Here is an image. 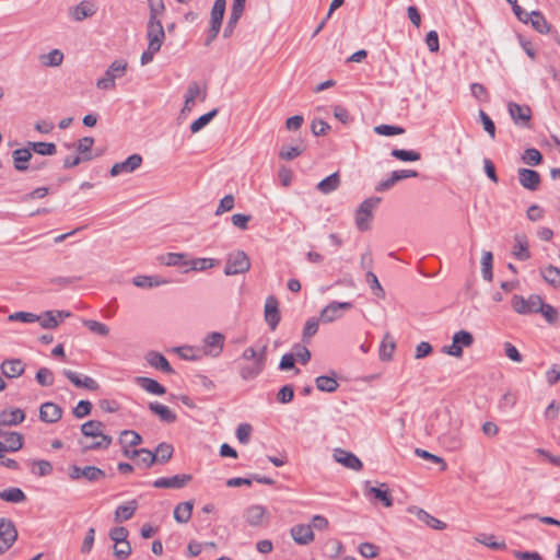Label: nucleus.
Returning <instances> with one entry per match:
<instances>
[{"mask_svg": "<svg viewBox=\"0 0 560 560\" xmlns=\"http://www.w3.org/2000/svg\"><path fill=\"white\" fill-rule=\"evenodd\" d=\"M249 268L248 256L243 250H235L228 255L224 273L226 276L240 275L248 271Z\"/></svg>", "mask_w": 560, "mask_h": 560, "instance_id": "5", "label": "nucleus"}, {"mask_svg": "<svg viewBox=\"0 0 560 560\" xmlns=\"http://www.w3.org/2000/svg\"><path fill=\"white\" fill-rule=\"evenodd\" d=\"M138 384L144 390L154 395H163L166 392L164 386H162L159 382L150 377H139Z\"/></svg>", "mask_w": 560, "mask_h": 560, "instance_id": "40", "label": "nucleus"}, {"mask_svg": "<svg viewBox=\"0 0 560 560\" xmlns=\"http://www.w3.org/2000/svg\"><path fill=\"white\" fill-rule=\"evenodd\" d=\"M194 503L186 501L177 504L174 509V518L178 523H188L191 518Z\"/></svg>", "mask_w": 560, "mask_h": 560, "instance_id": "34", "label": "nucleus"}, {"mask_svg": "<svg viewBox=\"0 0 560 560\" xmlns=\"http://www.w3.org/2000/svg\"><path fill=\"white\" fill-rule=\"evenodd\" d=\"M31 148H22V149H16L13 151L12 153V156H13V162H14V167L18 170V171H26L27 170V162L32 159V152H31Z\"/></svg>", "mask_w": 560, "mask_h": 560, "instance_id": "32", "label": "nucleus"}, {"mask_svg": "<svg viewBox=\"0 0 560 560\" xmlns=\"http://www.w3.org/2000/svg\"><path fill=\"white\" fill-rule=\"evenodd\" d=\"M94 144L92 137H84L80 139L75 145L79 155H91V149Z\"/></svg>", "mask_w": 560, "mask_h": 560, "instance_id": "61", "label": "nucleus"}, {"mask_svg": "<svg viewBox=\"0 0 560 560\" xmlns=\"http://www.w3.org/2000/svg\"><path fill=\"white\" fill-rule=\"evenodd\" d=\"M217 114L218 109H212L211 112L201 115L198 119L191 122L190 131L192 133L199 132L217 116Z\"/></svg>", "mask_w": 560, "mask_h": 560, "instance_id": "48", "label": "nucleus"}, {"mask_svg": "<svg viewBox=\"0 0 560 560\" xmlns=\"http://www.w3.org/2000/svg\"><path fill=\"white\" fill-rule=\"evenodd\" d=\"M119 441L125 446H137L142 442V439L136 431L125 430L120 433Z\"/></svg>", "mask_w": 560, "mask_h": 560, "instance_id": "50", "label": "nucleus"}, {"mask_svg": "<svg viewBox=\"0 0 560 560\" xmlns=\"http://www.w3.org/2000/svg\"><path fill=\"white\" fill-rule=\"evenodd\" d=\"M25 420V413L21 408L4 409L0 412V427H14Z\"/></svg>", "mask_w": 560, "mask_h": 560, "instance_id": "18", "label": "nucleus"}, {"mask_svg": "<svg viewBox=\"0 0 560 560\" xmlns=\"http://www.w3.org/2000/svg\"><path fill=\"white\" fill-rule=\"evenodd\" d=\"M36 381L42 386H51L54 384V374L47 368H40L36 373Z\"/></svg>", "mask_w": 560, "mask_h": 560, "instance_id": "58", "label": "nucleus"}, {"mask_svg": "<svg viewBox=\"0 0 560 560\" xmlns=\"http://www.w3.org/2000/svg\"><path fill=\"white\" fill-rule=\"evenodd\" d=\"M374 131L377 135L386 136V137L401 135V133L405 132V130L402 128L397 127V126H390V125H380V126H376L374 128Z\"/></svg>", "mask_w": 560, "mask_h": 560, "instance_id": "60", "label": "nucleus"}, {"mask_svg": "<svg viewBox=\"0 0 560 560\" xmlns=\"http://www.w3.org/2000/svg\"><path fill=\"white\" fill-rule=\"evenodd\" d=\"M105 424L101 421L90 420L81 425V432L86 438H98L104 434Z\"/></svg>", "mask_w": 560, "mask_h": 560, "instance_id": "35", "label": "nucleus"}, {"mask_svg": "<svg viewBox=\"0 0 560 560\" xmlns=\"http://www.w3.org/2000/svg\"><path fill=\"white\" fill-rule=\"evenodd\" d=\"M225 0H215L211 10L210 18V36L207 40V44L212 42L219 34L222 25V20L225 12Z\"/></svg>", "mask_w": 560, "mask_h": 560, "instance_id": "9", "label": "nucleus"}, {"mask_svg": "<svg viewBox=\"0 0 560 560\" xmlns=\"http://www.w3.org/2000/svg\"><path fill=\"white\" fill-rule=\"evenodd\" d=\"M245 3L233 1L232 10L229 16V21L223 32V36L226 38L233 33L238 20L241 19Z\"/></svg>", "mask_w": 560, "mask_h": 560, "instance_id": "26", "label": "nucleus"}, {"mask_svg": "<svg viewBox=\"0 0 560 560\" xmlns=\"http://www.w3.org/2000/svg\"><path fill=\"white\" fill-rule=\"evenodd\" d=\"M173 446L167 443H161L156 446L153 454L155 455L158 464H164L172 458L173 455Z\"/></svg>", "mask_w": 560, "mask_h": 560, "instance_id": "47", "label": "nucleus"}, {"mask_svg": "<svg viewBox=\"0 0 560 560\" xmlns=\"http://www.w3.org/2000/svg\"><path fill=\"white\" fill-rule=\"evenodd\" d=\"M69 477L72 480H77L79 478H85L91 482L98 481L105 477L104 470L97 468L95 466H85L83 468L73 465L69 468Z\"/></svg>", "mask_w": 560, "mask_h": 560, "instance_id": "10", "label": "nucleus"}, {"mask_svg": "<svg viewBox=\"0 0 560 560\" xmlns=\"http://www.w3.org/2000/svg\"><path fill=\"white\" fill-rule=\"evenodd\" d=\"M292 538L301 545L308 544L313 540L314 534L311 526L296 525L291 529Z\"/></svg>", "mask_w": 560, "mask_h": 560, "instance_id": "30", "label": "nucleus"}, {"mask_svg": "<svg viewBox=\"0 0 560 560\" xmlns=\"http://www.w3.org/2000/svg\"><path fill=\"white\" fill-rule=\"evenodd\" d=\"M0 499L7 502L20 503L25 501L26 497L20 488H10L0 491Z\"/></svg>", "mask_w": 560, "mask_h": 560, "instance_id": "45", "label": "nucleus"}, {"mask_svg": "<svg viewBox=\"0 0 560 560\" xmlns=\"http://www.w3.org/2000/svg\"><path fill=\"white\" fill-rule=\"evenodd\" d=\"M368 492L373 494L375 499L380 500L384 506L390 508L393 505V498L386 483H382L381 487H370Z\"/></svg>", "mask_w": 560, "mask_h": 560, "instance_id": "36", "label": "nucleus"}, {"mask_svg": "<svg viewBox=\"0 0 560 560\" xmlns=\"http://www.w3.org/2000/svg\"><path fill=\"white\" fill-rule=\"evenodd\" d=\"M518 179L521 185L529 190H536L540 184L538 172L528 168L518 170Z\"/></svg>", "mask_w": 560, "mask_h": 560, "instance_id": "22", "label": "nucleus"}, {"mask_svg": "<svg viewBox=\"0 0 560 560\" xmlns=\"http://www.w3.org/2000/svg\"><path fill=\"white\" fill-rule=\"evenodd\" d=\"M62 409L54 402H44L39 408V419L46 423H55L60 420Z\"/></svg>", "mask_w": 560, "mask_h": 560, "instance_id": "19", "label": "nucleus"}, {"mask_svg": "<svg viewBox=\"0 0 560 560\" xmlns=\"http://www.w3.org/2000/svg\"><path fill=\"white\" fill-rule=\"evenodd\" d=\"M353 307L350 302H331L322 312L319 319L323 323H331L338 318H341L347 312Z\"/></svg>", "mask_w": 560, "mask_h": 560, "instance_id": "8", "label": "nucleus"}, {"mask_svg": "<svg viewBox=\"0 0 560 560\" xmlns=\"http://www.w3.org/2000/svg\"><path fill=\"white\" fill-rule=\"evenodd\" d=\"M523 162L529 165H537L541 162V153L536 149H527L523 154Z\"/></svg>", "mask_w": 560, "mask_h": 560, "instance_id": "63", "label": "nucleus"}, {"mask_svg": "<svg viewBox=\"0 0 560 560\" xmlns=\"http://www.w3.org/2000/svg\"><path fill=\"white\" fill-rule=\"evenodd\" d=\"M476 540L491 549H494V550L505 549V547H506L504 541H501V542L495 541L493 535L482 534V535H479L478 537H476Z\"/></svg>", "mask_w": 560, "mask_h": 560, "instance_id": "54", "label": "nucleus"}, {"mask_svg": "<svg viewBox=\"0 0 560 560\" xmlns=\"http://www.w3.org/2000/svg\"><path fill=\"white\" fill-rule=\"evenodd\" d=\"M334 458L337 463L341 464L346 468L352 469V470H361L362 469V462L358 456H355L353 453H350L348 451H345L342 448H336L334 452Z\"/></svg>", "mask_w": 560, "mask_h": 560, "instance_id": "17", "label": "nucleus"}, {"mask_svg": "<svg viewBox=\"0 0 560 560\" xmlns=\"http://www.w3.org/2000/svg\"><path fill=\"white\" fill-rule=\"evenodd\" d=\"M267 516V510L259 504L250 505L245 512L246 521L252 526L262 525Z\"/></svg>", "mask_w": 560, "mask_h": 560, "instance_id": "23", "label": "nucleus"}, {"mask_svg": "<svg viewBox=\"0 0 560 560\" xmlns=\"http://www.w3.org/2000/svg\"><path fill=\"white\" fill-rule=\"evenodd\" d=\"M492 261L493 256L491 252H483L481 257V273L485 280H492Z\"/></svg>", "mask_w": 560, "mask_h": 560, "instance_id": "49", "label": "nucleus"}, {"mask_svg": "<svg viewBox=\"0 0 560 560\" xmlns=\"http://www.w3.org/2000/svg\"><path fill=\"white\" fill-rule=\"evenodd\" d=\"M513 255L518 260H527L530 257L527 237L517 234L514 237Z\"/></svg>", "mask_w": 560, "mask_h": 560, "instance_id": "27", "label": "nucleus"}, {"mask_svg": "<svg viewBox=\"0 0 560 560\" xmlns=\"http://www.w3.org/2000/svg\"><path fill=\"white\" fill-rule=\"evenodd\" d=\"M18 539V530L12 521L0 518V555L9 550Z\"/></svg>", "mask_w": 560, "mask_h": 560, "instance_id": "7", "label": "nucleus"}, {"mask_svg": "<svg viewBox=\"0 0 560 560\" xmlns=\"http://www.w3.org/2000/svg\"><path fill=\"white\" fill-rule=\"evenodd\" d=\"M142 164V156L140 154H131L125 161L115 163L110 168V175L113 177L129 174L139 168Z\"/></svg>", "mask_w": 560, "mask_h": 560, "instance_id": "12", "label": "nucleus"}, {"mask_svg": "<svg viewBox=\"0 0 560 560\" xmlns=\"http://www.w3.org/2000/svg\"><path fill=\"white\" fill-rule=\"evenodd\" d=\"M95 539V529L93 527L89 528L85 537L83 539V542L81 545L80 551L83 555H88L91 552Z\"/></svg>", "mask_w": 560, "mask_h": 560, "instance_id": "62", "label": "nucleus"}, {"mask_svg": "<svg viewBox=\"0 0 560 560\" xmlns=\"http://www.w3.org/2000/svg\"><path fill=\"white\" fill-rule=\"evenodd\" d=\"M186 256L179 253H168L162 258V262L166 266H188Z\"/></svg>", "mask_w": 560, "mask_h": 560, "instance_id": "52", "label": "nucleus"}, {"mask_svg": "<svg viewBox=\"0 0 560 560\" xmlns=\"http://www.w3.org/2000/svg\"><path fill=\"white\" fill-rule=\"evenodd\" d=\"M148 48L141 55L140 62L142 66L150 63L155 54L160 51L164 39L165 31L161 20H149L147 24Z\"/></svg>", "mask_w": 560, "mask_h": 560, "instance_id": "1", "label": "nucleus"}, {"mask_svg": "<svg viewBox=\"0 0 560 560\" xmlns=\"http://www.w3.org/2000/svg\"><path fill=\"white\" fill-rule=\"evenodd\" d=\"M207 92L205 88H201L199 83L191 82L186 91L185 97L188 98V102H195L197 100L203 102L206 100Z\"/></svg>", "mask_w": 560, "mask_h": 560, "instance_id": "44", "label": "nucleus"}, {"mask_svg": "<svg viewBox=\"0 0 560 560\" xmlns=\"http://www.w3.org/2000/svg\"><path fill=\"white\" fill-rule=\"evenodd\" d=\"M149 409L160 417L162 421H165L167 423H172L176 421V415L166 406L158 404V402H150Z\"/></svg>", "mask_w": 560, "mask_h": 560, "instance_id": "37", "label": "nucleus"}, {"mask_svg": "<svg viewBox=\"0 0 560 560\" xmlns=\"http://www.w3.org/2000/svg\"><path fill=\"white\" fill-rule=\"evenodd\" d=\"M63 373H65L66 377L74 386H77L79 388H86L89 390L98 389V384L92 377L85 376L84 378H82L79 374H77L75 372H72L71 370H66Z\"/></svg>", "mask_w": 560, "mask_h": 560, "instance_id": "25", "label": "nucleus"}, {"mask_svg": "<svg viewBox=\"0 0 560 560\" xmlns=\"http://www.w3.org/2000/svg\"><path fill=\"white\" fill-rule=\"evenodd\" d=\"M224 335L221 332H210L203 338V346L207 348H219L222 349L224 346Z\"/></svg>", "mask_w": 560, "mask_h": 560, "instance_id": "51", "label": "nucleus"}, {"mask_svg": "<svg viewBox=\"0 0 560 560\" xmlns=\"http://www.w3.org/2000/svg\"><path fill=\"white\" fill-rule=\"evenodd\" d=\"M127 67L126 60H114L106 69L104 75L96 80V88L103 91L114 90L116 88V80L126 74Z\"/></svg>", "mask_w": 560, "mask_h": 560, "instance_id": "3", "label": "nucleus"}, {"mask_svg": "<svg viewBox=\"0 0 560 560\" xmlns=\"http://www.w3.org/2000/svg\"><path fill=\"white\" fill-rule=\"evenodd\" d=\"M340 185V177L338 173H334L317 184V189L323 194H329L336 190Z\"/></svg>", "mask_w": 560, "mask_h": 560, "instance_id": "39", "label": "nucleus"}, {"mask_svg": "<svg viewBox=\"0 0 560 560\" xmlns=\"http://www.w3.org/2000/svg\"><path fill=\"white\" fill-rule=\"evenodd\" d=\"M40 61L45 67H58L63 61V54L59 49H52L48 54L42 55Z\"/></svg>", "mask_w": 560, "mask_h": 560, "instance_id": "43", "label": "nucleus"}, {"mask_svg": "<svg viewBox=\"0 0 560 560\" xmlns=\"http://www.w3.org/2000/svg\"><path fill=\"white\" fill-rule=\"evenodd\" d=\"M138 503L136 500H131L124 505H119L115 511L114 520L116 523L130 520L137 511Z\"/></svg>", "mask_w": 560, "mask_h": 560, "instance_id": "29", "label": "nucleus"}, {"mask_svg": "<svg viewBox=\"0 0 560 560\" xmlns=\"http://www.w3.org/2000/svg\"><path fill=\"white\" fill-rule=\"evenodd\" d=\"M172 281L161 276H136L132 279V283L142 289H151L170 284Z\"/></svg>", "mask_w": 560, "mask_h": 560, "instance_id": "20", "label": "nucleus"}, {"mask_svg": "<svg viewBox=\"0 0 560 560\" xmlns=\"http://www.w3.org/2000/svg\"><path fill=\"white\" fill-rule=\"evenodd\" d=\"M264 315L267 325L272 330L276 329L281 319V316L279 311V302L273 295H270L266 299Z\"/></svg>", "mask_w": 560, "mask_h": 560, "instance_id": "14", "label": "nucleus"}, {"mask_svg": "<svg viewBox=\"0 0 560 560\" xmlns=\"http://www.w3.org/2000/svg\"><path fill=\"white\" fill-rule=\"evenodd\" d=\"M84 326L93 334H96L100 336H106L109 331L108 327L105 324L100 323L97 320H92V319L84 320Z\"/></svg>", "mask_w": 560, "mask_h": 560, "instance_id": "59", "label": "nucleus"}, {"mask_svg": "<svg viewBox=\"0 0 560 560\" xmlns=\"http://www.w3.org/2000/svg\"><path fill=\"white\" fill-rule=\"evenodd\" d=\"M191 478V475H176L170 478H159L153 482V486L155 488L180 489L185 487Z\"/></svg>", "mask_w": 560, "mask_h": 560, "instance_id": "21", "label": "nucleus"}, {"mask_svg": "<svg viewBox=\"0 0 560 560\" xmlns=\"http://www.w3.org/2000/svg\"><path fill=\"white\" fill-rule=\"evenodd\" d=\"M28 147L39 155H54L57 153V147L51 142H28Z\"/></svg>", "mask_w": 560, "mask_h": 560, "instance_id": "46", "label": "nucleus"}, {"mask_svg": "<svg viewBox=\"0 0 560 560\" xmlns=\"http://www.w3.org/2000/svg\"><path fill=\"white\" fill-rule=\"evenodd\" d=\"M265 353L266 352H243L234 360L244 380L254 378L261 372L266 360Z\"/></svg>", "mask_w": 560, "mask_h": 560, "instance_id": "2", "label": "nucleus"}, {"mask_svg": "<svg viewBox=\"0 0 560 560\" xmlns=\"http://www.w3.org/2000/svg\"><path fill=\"white\" fill-rule=\"evenodd\" d=\"M1 371L7 377H18L24 371V363L20 359L5 360L1 364Z\"/></svg>", "mask_w": 560, "mask_h": 560, "instance_id": "28", "label": "nucleus"}, {"mask_svg": "<svg viewBox=\"0 0 560 560\" xmlns=\"http://www.w3.org/2000/svg\"><path fill=\"white\" fill-rule=\"evenodd\" d=\"M512 307L518 314L538 313V310L541 308V298L536 294L529 295L527 299L514 295Z\"/></svg>", "mask_w": 560, "mask_h": 560, "instance_id": "6", "label": "nucleus"}, {"mask_svg": "<svg viewBox=\"0 0 560 560\" xmlns=\"http://www.w3.org/2000/svg\"><path fill=\"white\" fill-rule=\"evenodd\" d=\"M97 11V7L93 1L84 0L69 9V18L74 22H81L93 16Z\"/></svg>", "mask_w": 560, "mask_h": 560, "instance_id": "13", "label": "nucleus"}, {"mask_svg": "<svg viewBox=\"0 0 560 560\" xmlns=\"http://www.w3.org/2000/svg\"><path fill=\"white\" fill-rule=\"evenodd\" d=\"M392 155L404 162H416L419 161L421 155L415 151H407L402 149H394Z\"/></svg>", "mask_w": 560, "mask_h": 560, "instance_id": "53", "label": "nucleus"}, {"mask_svg": "<svg viewBox=\"0 0 560 560\" xmlns=\"http://www.w3.org/2000/svg\"><path fill=\"white\" fill-rule=\"evenodd\" d=\"M69 316H71V313L66 311H46L37 315L36 322L45 329H52Z\"/></svg>", "mask_w": 560, "mask_h": 560, "instance_id": "11", "label": "nucleus"}, {"mask_svg": "<svg viewBox=\"0 0 560 560\" xmlns=\"http://www.w3.org/2000/svg\"><path fill=\"white\" fill-rule=\"evenodd\" d=\"M472 341L474 337L470 332L460 330L453 336L452 346H450L446 350H463V348L470 347Z\"/></svg>", "mask_w": 560, "mask_h": 560, "instance_id": "33", "label": "nucleus"}, {"mask_svg": "<svg viewBox=\"0 0 560 560\" xmlns=\"http://www.w3.org/2000/svg\"><path fill=\"white\" fill-rule=\"evenodd\" d=\"M145 361L153 368L159 369L165 373H173V369L168 361L160 352H148Z\"/></svg>", "mask_w": 560, "mask_h": 560, "instance_id": "31", "label": "nucleus"}, {"mask_svg": "<svg viewBox=\"0 0 560 560\" xmlns=\"http://www.w3.org/2000/svg\"><path fill=\"white\" fill-rule=\"evenodd\" d=\"M215 264V260L212 258H195L188 261V266L192 270L201 271L208 268H212Z\"/></svg>", "mask_w": 560, "mask_h": 560, "instance_id": "55", "label": "nucleus"}, {"mask_svg": "<svg viewBox=\"0 0 560 560\" xmlns=\"http://www.w3.org/2000/svg\"><path fill=\"white\" fill-rule=\"evenodd\" d=\"M131 553V546L128 540L120 541L119 544H115L114 546V556L119 559L124 560L127 559Z\"/></svg>", "mask_w": 560, "mask_h": 560, "instance_id": "56", "label": "nucleus"}, {"mask_svg": "<svg viewBox=\"0 0 560 560\" xmlns=\"http://www.w3.org/2000/svg\"><path fill=\"white\" fill-rule=\"evenodd\" d=\"M381 202V198L365 199L355 211V226L360 231H368L371 228L373 212Z\"/></svg>", "mask_w": 560, "mask_h": 560, "instance_id": "4", "label": "nucleus"}, {"mask_svg": "<svg viewBox=\"0 0 560 560\" xmlns=\"http://www.w3.org/2000/svg\"><path fill=\"white\" fill-rule=\"evenodd\" d=\"M359 552L364 558L373 559L378 556L380 548L371 542H362L359 546Z\"/></svg>", "mask_w": 560, "mask_h": 560, "instance_id": "57", "label": "nucleus"}, {"mask_svg": "<svg viewBox=\"0 0 560 560\" xmlns=\"http://www.w3.org/2000/svg\"><path fill=\"white\" fill-rule=\"evenodd\" d=\"M529 21L532 26L541 34H547L550 31L549 23L547 22L545 16L538 11H533L529 14Z\"/></svg>", "mask_w": 560, "mask_h": 560, "instance_id": "41", "label": "nucleus"}, {"mask_svg": "<svg viewBox=\"0 0 560 560\" xmlns=\"http://www.w3.org/2000/svg\"><path fill=\"white\" fill-rule=\"evenodd\" d=\"M0 438L4 440V452H18L23 447L24 438L19 432H9L5 427H0Z\"/></svg>", "mask_w": 560, "mask_h": 560, "instance_id": "16", "label": "nucleus"}, {"mask_svg": "<svg viewBox=\"0 0 560 560\" xmlns=\"http://www.w3.org/2000/svg\"><path fill=\"white\" fill-rule=\"evenodd\" d=\"M408 512L415 514L419 521L434 529H444L446 527V524L444 522L433 517L422 509L411 506L408 509Z\"/></svg>", "mask_w": 560, "mask_h": 560, "instance_id": "24", "label": "nucleus"}, {"mask_svg": "<svg viewBox=\"0 0 560 560\" xmlns=\"http://www.w3.org/2000/svg\"><path fill=\"white\" fill-rule=\"evenodd\" d=\"M139 464H143L145 468H150L154 464H156V458L153 452L147 448H140L139 453Z\"/></svg>", "mask_w": 560, "mask_h": 560, "instance_id": "64", "label": "nucleus"}, {"mask_svg": "<svg viewBox=\"0 0 560 560\" xmlns=\"http://www.w3.org/2000/svg\"><path fill=\"white\" fill-rule=\"evenodd\" d=\"M338 388L337 374L317 376V390L332 393Z\"/></svg>", "mask_w": 560, "mask_h": 560, "instance_id": "38", "label": "nucleus"}, {"mask_svg": "<svg viewBox=\"0 0 560 560\" xmlns=\"http://www.w3.org/2000/svg\"><path fill=\"white\" fill-rule=\"evenodd\" d=\"M508 109L511 118L516 125H528L532 117V110L527 105H520L517 103L510 102Z\"/></svg>", "mask_w": 560, "mask_h": 560, "instance_id": "15", "label": "nucleus"}, {"mask_svg": "<svg viewBox=\"0 0 560 560\" xmlns=\"http://www.w3.org/2000/svg\"><path fill=\"white\" fill-rule=\"evenodd\" d=\"M540 275L546 282L553 287H560V269L555 266H547L540 269Z\"/></svg>", "mask_w": 560, "mask_h": 560, "instance_id": "42", "label": "nucleus"}]
</instances>
